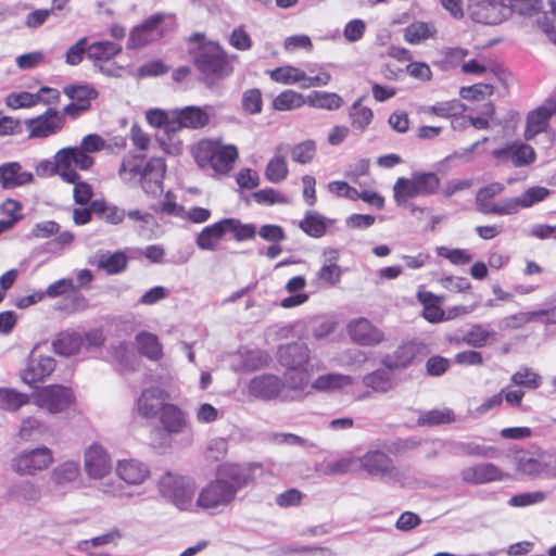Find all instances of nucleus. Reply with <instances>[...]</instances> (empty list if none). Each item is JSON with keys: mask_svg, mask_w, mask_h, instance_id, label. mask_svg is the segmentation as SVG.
Listing matches in <instances>:
<instances>
[{"mask_svg": "<svg viewBox=\"0 0 556 556\" xmlns=\"http://www.w3.org/2000/svg\"><path fill=\"white\" fill-rule=\"evenodd\" d=\"M186 43L187 53L205 87L217 88L235 73L238 56L229 54L219 41L197 31L186 38Z\"/></svg>", "mask_w": 556, "mask_h": 556, "instance_id": "1", "label": "nucleus"}, {"mask_svg": "<svg viewBox=\"0 0 556 556\" xmlns=\"http://www.w3.org/2000/svg\"><path fill=\"white\" fill-rule=\"evenodd\" d=\"M253 482L251 467L222 464L217 468L216 478L199 492L195 504L203 510H217L231 504L237 492Z\"/></svg>", "mask_w": 556, "mask_h": 556, "instance_id": "2", "label": "nucleus"}, {"mask_svg": "<svg viewBox=\"0 0 556 556\" xmlns=\"http://www.w3.org/2000/svg\"><path fill=\"white\" fill-rule=\"evenodd\" d=\"M195 164L203 170H212L215 178L228 176L239 159V149L220 139L204 138L190 148Z\"/></svg>", "mask_w": 556, "mask_h": 556, "instance_id": "3", "label": "nucleus"}, {"mask_svg": "<svg viewBox=\"0 0 556 556\" xmlns=\"http://www.w3.org/2000/svg\"><path fill=\"white\" fill-rule=\"evenodd\" d=\"M105 148V140L98 134H89L81 138L79 146L65 147L56 151L53 162H59L62 169H67L66 175L75 178L72 172V165L79 170H89L94 165V152L102 151Z\"/></svg>", "mask_w": 556, "mask_h": 556, "instance_id": "4", "label": "nucleus"}, {"mask_svg": "<svg viewBox=\"0 0 556 556\" xmlns=\"http://www.w3.org/2000/svg\"><path fill=\"white\" fill-rule=\"evenodd\" d=\"M266 74L274 83L280 85H300L302 88L324 87L331 81V74L319 64L309 65L307 72L300 67L286 64L273 70H267Z\"/></svg>", "mask_w": 556, "mask_h": 556, "instance_id": "5", "label": "nucleus"}, {"mask_svg": "<svg viewBox=\"0 0 556 556\" xmlns=\"http://www.w3.org/2000/svg\"><path fill=\"white\" fill-rule=\"evenodd\" d=\"M159 489L179 509L187 510L192 506L195 485L189 478L166 472L159 481Z\"/></svg>", "mask_w": 556, "mask_h": 556, "instance_id": "6", "label": "nucleus"}, {"mask_svg": "<svg viewBox=\"0 0 556 556\" xmlns=\"http://www.w3.org/2000/svg\"><path fill=\"white\" fill-rule=\"evenodd\" d=\"M33 402L50 414H59L75 403V395L71 388L60 384H49L38 388L31 395Z\"/></svg>", "mask_w": 556, "mask_h": 556, "instance_id": "7", "label": "nucleus"}, {"mask_svg": "<svg viewBox=\"0 0 556 556\" xmlns=\"http://www.w3.org/2000/svg\"><path fill=\"white\" fill-rule=\"evenodd\" d=\"M66 119L56 108H48L43 113L24 121L28 139H46L61 132Z\"/></svg>", "mask_w": 556, "mask_h": 556, "instance_id": "8", "label": "nucleus"}, {"mask_svg": "<svg viewBox=\"0 0 556 556\" xmlns=\"http://www.w3.org/2000/svg\"><path fill=\"white\" fill-rule=\"evenodd\" d=\"M53 462L52 451L46 446L22 452L11 462L12 469L21 476H34Z\"/></svg>", "mask_w": 556, "mask_h": 556, "instance_id": "9", "label": "nucleus"}, {"mask_svg": "<svg viewBox=\"0 0 556 556\" xmlns=\"http://www.w3.org/2000/svg\"><path fill=\"white\" fill-rule=\"evenodd\" d=\"M516 471L527 477H548L552 470V453L539 448L533 453H525L516 458Z\"/></svg>", "mask_w": 556, "mask_h": 556, "instance_id": "10", "label": "nucleus"}, {"mask_svg": "<svg viewBox=\"0 0 556 556\" xmlns=\"http://www.w3.org/2000/svg\"><path fill=\"white\" fill-rule=\"evenodd\" d=\"M169 393L156 386L146 388L136 401V409L144 419H154L169 402Z\"/></svg>", "mask_w": 556, "mask_h": 556, "instance_id": "11", "label": "nucleus"}, {"mask_svg": "<svg viewBox=\"0 0 556 556\" xmlns=\"http://www.w3.org/2000/svg\"><path fill=\"white\" fill-rule=\"evenodd\" d=\"M346 332L352 342L361 346H376L386 340L383 331L365 317L351 320Z\"/></svg>", "mask_w": 556, "mask_h": 556, "instance_id": "12", "label": "nucleus"}, {"mask_svg": "<svg viewBox=\"0 0 556 556\" xmlns=\"http://www.w3.org/2000/svg\"><path fill=\"white\" fill-rule=\"evenodd\" d=\"M63 92L72 100L71 103L63 108L62 113L64 116H70L72 119L77 118L81 113L88 111L91 106V101L98 97L94 88L89 86H67Z\"/></svg>", "mask_w": 556, "mask_h": 556, "instance_id": "13", "label": "nucleus"}, {"mask_svg": "<svg viewBox=\"0 0 556 556\" xmlns=\"http://www.w3.org/2000/svg\"><path fill=\"white\" fill-rule=\"evenodd\" d=\"M464 482L469 484H486L510 478L508 472L493 463H480L466 467L460 472Z\"/></svg>", "mask_w": 556, "mask_h": 556, "instance_id": "14", "label": "nucleus"}, {"mask_svg": "<svg viewBox=\"0 0 556 556\" xmlns=\"http://www.w3.org/2000/svg\"><path fill=\"white\" fill-rule=\"evenodd\" d=\"M498 160H510L515 167H528L536 161V152L530 144L515 140L493 151Z\"/></svg>", "mask_w": 556, "mask_h": 556, "instance_id": "15", "label": "nucleus"}, {"mask_svg": "<svg viewBox=\"0 0 556 556\" xmlns=\"http://www.w3.org/2000/svg\"><path fill=\"white\" fill-rule=\"evenodd\" d=\"M556 114V99H548L527 115L523 137L527 141L546 130L551 117Z\"/></svg>", "mask_w": 556, "mask_h": 556, "instance_id": "16", "label": "nucleus"}, {"mask_svg": "<svg viewBox=\"0 0 556 556\" xmlns=\"http://www.w3.org/2000/svg\"><path fill=\"white\" fill-rule=\"evenodd\" d=\"M35 181L31 172L23 168L22 164L16 161L0 164V188L3 190H12L29 186Z\"/></svg>", "mask_w": 556, "mask_h": 556, "instance_id": "17", "label": "nucleus"}, {"mask_svg": "<svg viewBox=\"0 0 556 556\" xmlns=\"http://www.w3.org/2000/svg\"><path fill=\"white\" fill-rule=\"evenodd\" d=\"M466 105L458 99L437 102L427 109V113L441 118L451 119L453 129L460 130L467 127V116L464 115Z\"/></svg>", "mask_w": 556, "mask_h": 556, "instance_id": "18", "label": "nucleus"}, {"mask_svg": "<svg viewBox=\"0 0 556 556\" xmlns=\"http://www.w3.org/2000/svg\"><path fill=\"white\" fill-rule=\"evenodd\" d=\"M285 382L276 375L265 374L254 377L248 384L249 394L260 400H273L279 396Z\"/></svg>", "mask_w": 556, "mask_h": 556, "instance_id": "19", "label": "nucleus"}, {"mask_svg": "<svg viewBox=\"0 0 556 556\" xmlns=\"http://www.w3.org/2000/svg\"><path fill=\"white\" fill-rule=\"evenodd\" d=\"M45 165L51 169V173H54L58 176H60V178L64 182L74 185L73 198H74L75 203L85 205L90 202V200L93 195L92 187L87 181H83L80 179L81 177L77 172L78 168H76V167H74V165H72V172L75 174L76 177L71 178L66 175L67 169H62L59 166V162L46 163Z\"/></svg>", "mask_w": 556, "mask_h": 556, "instance_id": "20", "label": "nucleus"}, {"mask_svg": "<svg viewBox=\"0 0 556 556\" xmlns=\"http://www.w3.org/2000/svg\"><path fill=\"white\" fill-rule=\"evenodd\" d=\"M54 368L55 362L50 356L30 357L21 374V379L27 386L36 388L37 383L42 382L49 377Z\"/></svg>", "mask_w": 556, "mask_h": 556, "instance_id": "21", "label": "nucleus"}, {"mask_svg": "<svg viewBox=\"0 0 556 556\" xmlns=\"http://www.w3.org/2000/svg\"><path fill=\"white\" fill-rule=\"evenodd\" d=\"M166 173V163L163 157L153 156L142 164L139 181L147 191L162 189L163 179Z\"/></svg>", "mask_w": 556, "mask_h": 556, "instance_id": "22", "label": "nucleus"}, {"mask_svg": "<svg viewBox=\"0 0 556 556\" xmlns=\"http://www.w3.org/2000/svg\"><path fill=\"white\" fill-rule=\"evenodd\" d=\"M111 458L99 444L90 445L85 452V470L89 477L103 478L111 471Z\"/></svg>", "mask_w": 556, "mask_h": 556, "instance_id": "23", "label": "nucleus"}, {"mask_svg": "<svg viewBox=\"0 0 556 556\" xmlns=\"http://www.w3.org/2000/svg\"><path fill=\"white\" fill-rule=\"evenodd\" d=\"M358 463L370 476L387 477L394 476L396 472L393 460L379 450L368 451L358 458Z\"/></svg>", "mask_w": 556, "mask_h": 556, "instance_id": "24", "label": "nucleus"}, {"mask_svg": "<svg viewBox=\"0 0 556 556\" xmlns=\"http://www.w3.org/2000/svg\"><path fill=\"white\" fill-rule=\"evenodd\" d=\"M417 300L422 306L421 316L430 324H439L446 320L445 311L442 307L443 295H437L431 291H418Z\"/></svg>", "mask_w": 556, "mask_h": 556, "instance_id": "25", "label": "nucleus"}, {"mask_svg": "<svg viewBox=\"0 0 556 556\" xmlns=\"http://www.w3.org/2000/svg\"><path fill=\"white\" fill-rule=\"evenodd\" d=\"M168 434H179L188 427L186 413L176 404L168 402L156 417Z\"/></svg>", "mask_w": 556, "mask_h": 556, "instance_id": "26", "label": "nucleus"}, {"mask_svg": "<svg viewBox=\"0 0 556 556\" xmlns=\"http://www.w3.org/2000/svg\"><path fill=\"white\" fill-rule=\"evenodd\" d=\"M419 344L406 341L400 344L392 353L386 354L382 364L390 369L406 368L419 353Z\"/></svg>", "mask_w": 556, "mask_h": 556, "instance_id": "27", "label": "nucleus"}, {"mask_svg": "<svg viewBox=\"0 0 556 556\" xmlns=\"http://www.w3.org/2000/svg\"><path fill=\"white\" fill-rule=\"evenodd\" d=\"M309 359L311 351L305 344L291 343L278 350V361L286 368H302L308 365Z\"/></svg>", "mask_w": 556, "mask_h": 556, "instance_id": "28", "label": "nucleus"}, {"mask_svg": "<svg viewBox=\"0 0 556 556\" xmlns=\"http://www.w3.org/2000/svg\"><path fill=\"white\" fill-rule=\"evenodd\" d=\"M128 256L124 251L99 253L96 256L93 265L98 270H103L108 275H117L125 271L128 267Z\"/></svg>", "mask_w": 556, "mask_h": 556, "instance_id": "29", "label": "nucleus"}, {"mask_svg": "<svg viewBox=\"0 0 556 556\" xmlns=\"http://www.w3.org/2000/svg\"><path fill=\"white\" fill-rule=\"evenodd\" d=\"M135 342L140 355L153 362H157L163 358V345L156 334L148 331H140L136 334Z\"/></svg>", "mask_w": 556, "mask_h": 556, "instance_id": "30", "label": "nucleus"}, {"mask_svg": "<svg viewBox=\"0 0 556 556\" xmlns=\"http://www.w3.org/2000/svg\"><path fill=\"white\" fill-rule=\"evenodd\" d=\"M116 472L128 484H140L149 477L148 467L135 459L119 460Z\"/></svg>", "mask_w": 556, "mask_h": 556, "instance_id": "31", "label": "nucleus"}, {"mask_svg": "<svg viewBox=\"0 0 556 556\" xmlns=\"http://www.w3.org/2000/svg\"><path fill=\"white\" fill-rule=\"evenodd\" d=\"M0 235L10 231L23 219V204L18 200L7 198L0 203Z\"/></svg>", "mask_w": 556, "mask_h": 556, "instance_id": "32", "label": "nucleus"}, {"mask_svg": "<svg viewBox=\"0 0 556 556\" xmlns=\"http://www.w3.org/2000/svg\"><path fill=\"white\" fill-rule=\"evenodd\" d=\"M353 384V378L340 372H328L318 376L311 384L316 392H331Z\"/></svg>", "mask_w": 556, "mask_h": 556, "instance_id": "33", "label": "nucleus"}, {"mask_svg": "<svg viewBox=\"0 0 556 556\" xmlns=\"http://www.w3.org/2000/svg\"><path fill=\"white\" fill-rule=\"evenodd\" d=\"M227 233L225 218L204 227L197 236V245L201 250H215L218 242Z\"/></svg>", "mask_w": 556, "mask_h": 556, "instance_id": "34", "label": "nucleus"}, {"mask_svg": "<svg viewBox=\"0 0 556 556\" xmlns=\"http://www.w3.org/2000/svg\"><path fill=\"white\" fill-rule=\"evenodd\" d=\"M122 46L116 42L103 40L96 41L88 46L87 58L96 65L109 62L122 52Z\"/></svg>", "mask_w": 556, "mask_h": 556, "instance_id": "35", "label": "nucleus"}, {"mask_svg": "<svg viewBox=\"0 0 556 556\" xmlns=\"http://www.w3.org/2000/svg\"><path fill=\"white\" fill-rule=\"evenodd\" d=\"M84 346V338L77 332H61L53 342L56 354L71 356L79 352Z\"/></svg>", "mask_w": 556, "mask_h": 556, "instance_id": "36", "label": "nucleus"}, {"mask_svg": "<svg viewBox=\"0 0 556 556\" xmlns=\"http://www.w3.org/2000/svg\"><path fill=\"white\" fill-rule=\"evenodd\" d=\"M495 332L485 328L481 324H475L464 333L462 342L468 346L480 349L492 343L495 339Z\"/></svg>", "mask_w": 556, "mask_h": 556, "instance_id": "37", "label": "nucleus"}, {"mask_svg": "<svg viewBox=\"0 0 556 556\" xmlns=\"http://www.w3.org/2000/svg\"><path fill=\"white\" fill-rule=\"evenodd\" d=\"M455 420L456 416L453 409L444 407L421 413L417 418V424L421 427H437L453 424Z\"/></svg>", "mask_w": 556, "mask_h": 556, "instance_id": "38", "label": "nucleus"}, {"mask_svg": "<svg viewBox=\"0 0 556 556\" xmlns=\"http://www.w3.org/2000/svg\"><path fill=\"white\" fill-rule=\"evenodd\" d=\"M305 104H307V97L293 89L281 91L273 100V109L280 112L296 110Z\"/></svg>", "mask_w": 556, "mask_h": 556, "instance_id": "39", "label": "nucleus"}, {"mask_svg": "<svg viewBox=\"0 0 556 556\" xmlns=\"http://www.w3.org/2000/svg\"><path fill=\"white\" fill-rule=\"evenodd\" d=\"M343 103L342 97L336 92L313 91L307 96V105L315 109L336 111L339 110Z\"/></svg>", "mask_w": 556, "mask_h": 556, "instance_id": "40", "label": "nucleus"}, {"mask_svg": "<svg viewBox=\"0 0 556 556\" xmlns=\"http://www.w3.org/2000/svg\"><path fill=\"white\" fill-rule=\"evenodd\" d=\"M437 28L432 23L414 22L404 29V39L410 45H419L420 42L433 38Z\"/></svg>", "mask_w": 556, "mask_h": 556, "instance_id": "41", "label": "nucleus"}, {"mask_svg": "<svg viewBox=\"0 0 556 556\" xmlns=\"http://www.w3.org/2000/svg\"><path fill=\"white\" fill-rule=\"evenodd\" d=\"M178 113L186 128L200 129L210 124V114L199 106H185Z\"/></svg>", "mask_w": 556, "mask_h": 556, "instance_id": "42", "label": "nucleus"}, {"mask_svg": "<svg viewBox=\"0 0 556 556\" xmlns=\"http://www.w3.org/2000/svg\"><path fill=\"white\" fill-rule=\"evenodd\" d=\"M299 227L309 237L321 238L327 231V219L315 211H308Z\"/></svg>", "mask_w": 556, "mask_h": 556, "instance_id": "43", "label": "nucleus"}, {"mask_svg": "<svg viewBox=\"0 0 556 556\" xmlns=\"http://www.w3.org/2000/svg\"><path fill=\"white\" fill-rule=\"evenodd\" d=\"M498 7L491 1H480L473 5L471 15L472 18L482 24L495 25L502 22L497 14Z\"/></svg>", "mask_w": 556, "mask_h": 556, "instance_id": "44", "label": "nucleus"}, {"mask_svg": "<svg viewBox=\"0 0 556 556\" xmlns=\"http://www.w3.org/2000/svg\"><path fill=\"white\" fill-rule=\"evenodd\" d=\"M30 402L27 393L11 388H0V408L16 412Z\"/></svg>", "mask_w": 556, "mask_h": 556, "instance_id": "45", "label": "nucleus"}, {"mask_svg": "<svg viewBox=\"0 0 556 556\" xmlns=\"http://www.w3.org/2000/svg\"><path fill=\"white\" fill-rule=\"evenodd\" d=\"M289 175L286 157L282 154H275L265 167V178L273 184L285 180Z\"/></svg>", "mask_w": 556, "mask_h": 556, "instance_id": "46", "label": "nucleus"}, {"mask_svg": "<svg viewBox=\"0 0 556 556\" xmlns=\"http://www.w3.org/2000/svg\"><path fill=\"white\" fill-rule=\"evenodd\" d=\"M418 190L413 176L410 178L400 177L393 186V198L397 205L405 204L409 199L418 197Z\"/></svg>", "mask_w": 556, "mask_h": 556, "instance_id": "47", "label": "nucleus"}, {"mask_svg": "<svg viewBox=\"0 0 556 556\" xmlns=\"http://www.w3.org/2000/svg\"><path fill=\"white\" fill-rule=\"evenodd\" d=\"M372 118V110L362 105L359 100L352 104L350 109V119L353 128L364 131L371 124Z\"/></svg>", "mask_w": 556, "mask_h": 556, "instance_id": "48", "label": "nucleus"}, {"mask_svg": "<svg viewBox=\"0 0 556 556\" xmlns=\"http://www.w3.org/2000/svg\"><path fill=\"white\" fill-rule=\"evenodd\" d=\"M317 153L316 142L312 139L304 140L294 144L291 150V159L299 164H309L314 161Z\"/></svg>", "mask_w": 556, "mask_h": 556, "instance_id": "49", "label": "nucleus"}, {"mask_svg": "<svg viewBox=\"0 0 556 556\" xmlns=\"http://www.w3.org/2000/svg\"><path fill=\"white\" fill-rule=\"evenodd\" d=\"M419 195L435 193L440 188V178L433 172H417L413 174Z\"/></svg>", "mask_w": 556, "mask_h": 556, "instance_id": "50", "label": "nucleus"}, {"mask_svg": "<svg viewBox=\"0 0 556 556\" xmlns=\"http://www.w3.org/2000/svg\"><path fill=\"white\" fill-rule=\"evenodd\" d=\"M79 476V466L75 462H64L53 469L51 480L56 485L73 482Z\"/></svg>", "mask_w": 556, "mask_h": 556, "instance_id": "51", "label": "nucleus"}, {"mask_svg": "<svg viewBox=\"0 0 556 556\" xmlns=\"http://www.w3.org/2000/svg\"><path fill=\"white\" fill-rule=\"evenodd\" d=\"M144 156L138 154L126 155L118 169V174L122 179L131 180L139 179Z\"/></svg>", "mask_w": 556, "mask_h": 556, "instance_id": "52", "label": "nucleus"}, {"mask_svg": "<svg viewBox=\"0 0 556 556\" xmlns=\"http://www.w3.org/2000/svg\"><path fill=\"white\" fill-rule=\"evenodd\" d=\"M227 232H231L236 241L252 240L256 236V228L252 224H242L237 218H225Z\"/></svg>", "mask_w": 556, "mask_h": 556, "instance_id": "53", "label": "nucleus"}, {"mask_svg": "<svg viewBox=\"0 0 556 556\" xmlns=\"http://www.w3.org/2000/svg\"><path fill=\"white\" fill-rule=\"evenodd\" d=\"M285 380L291 390L303 391L309 381V371L307 366L302 368H286L283 374Z\"/></svg>", "mask_w": 556, "mask_h": 556, "instance_id": "54", "label": "nucleus"}, {"mask_svg": "<svg viewBox=\"0 0 556 556\" xmlns=\"http://www.w3.org/2000/svg\"><path fill=\"white\" fill-rule=\"evenodd\" d=\"M228 43L237 51H249L253 47V39L245 25L241 24L235 27L228 37Z\"/></svg>", "mask_w": 556, "mask_h": 556, "instance_id": "55", "label": "nucleus"}, {"mask_svg": "<svg viewBox=\"0 0 556 556\" xmlns=\"http://www.w3.org/2000/svg\"><path fill=\"white\" fill-rule=\"evenodd\" d=\"M515 386L525 387L530 390L538 389L542 384V377L529 367H522L511 376Z\"/></svg>", "mask_w": 556, "mask_h": 556, "instance_id": "56", "label": "nucleus"}, {"mask_svg": "<svg viewBox=\"0 0 556 556\" xmlns=\"http://www.w3.org/2000/svg\"><path fill=\"white\" fill-rule=\"evenodd\" d=\"M242 110L250 114H260L263 110V97L258 88H251L242 93L241 99Z\"/></svg>", "mask_w": 556, "mask_h": 556, "instance_id": "57", "label": "nucleus"}, {"mask_svg": "<svg viewBox=\"0 0 556 556\" xmlns=\"http://www.w3.org/2000/svg\"><path fill=\"white\" fill-rule=\"evenodd\" d=\"M437 255L447 260L453 265H467L472 261V255L465 249H450L441 245L435 249Z\"/></svg>", "mask_w": 556, "mask_h": 556, "instance_id": "58", "label": "nucleus"}, {"mask_svg": "<svg viewBox=\"0 0 556 556\" xmlns=\"http://www.w3.org/2000/svg\"><path fill=\"white\" fill-rule=\"evenodd\" d=\"M549 194L551 190L545 187H530L519 195L521 208L531 207L534 204L544 201Z\"/></svg>", "mask_w": 556, "mask_h": 556, "instance_id": "59", "label": "nucleus"}, {"mask_svg": "<svg viewBox=\"0 0 556 556\" xmlns=\"http://www.w3.org/2000/svg\"><path fill=\"white\" fill-rule=\"evenodd\" d=\"M547 5L549 11L539 20V25L549 40L556 45V1L548 0Z\"/></svg>", "mask_w": 556, "mask_h": 556, "instance_id": "60", "label": "nucleus"}, {"mask_svg": "<svg viewBox=\"0 0 556 556\" xmlns=\"http://www.w3.org/2000/svg\"><path fill=\"white\" fill-rule=\"evenodd\" d=\"M493 92V85L479 83L469 87H463L460 90V96L466 100L478 101L483 100L485 97L492 96Z\"/></svg>", "mask_w": 556, "mask_h": 556, "instance_id": "61", "label": "nucleus"}, {"mask_svg": "<svg viewBox=\"0 0 556 556\" xmlns=\"http://www.w3.org/2000/svg\"><path fill=\"white\" fill-rule=\"evenodd\" d=\"M7 104L12 109H29L38 105L36 92L28 91L14 92L7 98Z\"/></svg>", "mask_w": 556, "mask_h": 556, "instance_id": "62", "label": "nucleus"}, {"mask_svg": "<svg viewBox=\"0 0 556 556\" xmlns=\"http://www.w3.org/2000/svg\"><path fill=\"white\" fill-rule=\"evenodd\" d=\"M439 283L454 293H469L472 290L471 283L464 277L443 276L439 279Z\"/></svg>", "mask_w": 556, "mask_h": 556, "instance_id": "63", "label": "nucleus"}, {"mask_svg": "<svg viewBox=\"0 0 556 556\" xmlns=\"http://www.w3.org/2000/svg\"><path fill=\"white\" fill-rule=\"evenodd\" d=\"M366 387L371 388L376 392H387L391 389V381L386 372L374 371L366 375L363 379Z\"/></svg>", "mask_w": 556, "mask_h": 556, "instance_id": "64", "label": "nucleus"}]
</instances>
